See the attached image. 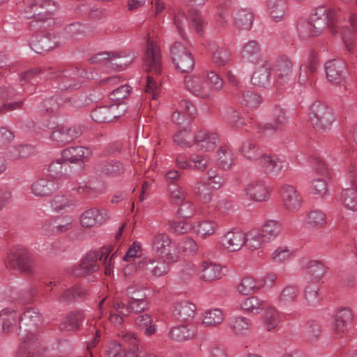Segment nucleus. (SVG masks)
Returning a JSON list of instances; mask_svg holds the SVG:
<instances>
[{"mask_svg": "<svg viewBox=\"0 0 357 357\" xmlns=\"http://www.w3.org/2000/svg\"><path fill=\"white\" fill-rule=\"evenodd\" d=\"M0 324L6 333L17 331L20 329V315L14 310L3 309L0 311Z\"/></svg>", "mask_w": 357, "mask_h": 357, "instance_id": "obj_32", "label": "nucleus"}, {"mask_svg": "<svg viewBox=\"0 0 357 357\" xmlns=\"http://www.w3.org/2000/svg\"><path fill=\"white\" fill-rule=\"evenodd\" d=\"M109 218L108 211L105 208H92L86 210L81 215V225L84 227H98Z\"/></svg>", "mask_w": 357, "mask_h": 357, "instance_id": "obj_21", "label": "nucleus"}, {"mask_svg": "<svg viewBox=\"0 0 357 357\" xmlns=\"http://www.w3.org/2000/svg\"><path fill=\"white\" fill-rule=\"evenodd\" d=\"M310 193L320 198L328 196V183L324 178H317L313 179L310 185Z\"/></svg>", "mask_w": 357, "mask_h": 357, "instance_id": "obj_62", "label": "nucleus"}, {"mask_svg": "<svg viewBox=\"0 0 357 357\" xmlns=\"http://www.w3.org/2000/svg\"><path fill=\"white\" fill-rule=\"evenodd\" d=\"M100 165L101 171L111 176H119L125 172L124 166L118 161L105 162Z\"/></svg>", "mask_w": 357, "mask_h": 357, "instance_id": "obj_63", "label": "nucleus"}, {"mask_svg": "<svg viewBox=\"0 0 357 357\" xmlns=\"http://www.w3.org/2000/svg\"><path fill=\"white\" fill-rule=\"evenodd\" d=\"M61 43L62 41L59 36L50 33L48 36H41L39 39L33 38L30 42V47L33 51L40 54L49 51Z\"/></svg>", "mask_w": 357, "mask_h": 357, "instance_id": "obj_30", "label": "nucleus"}, {"mask_svg": "<svg viewBox=\"0 0 357 357\" xmlns=\"http://www.w3.org/2000/svg\"><path fill=\"white\" fill-rule=\"evenodd\" d=\"M298 289L294 285H287L282 288L278 296L279 306H284L292 303L298 297Z\"/></svg>", "mask_w": 357, "mask_h": 357, "instance_id": "obj_48", "label": "nucleus"}, {"mask_svg": "<svg viewBox=\"0 0 357 357\" xmlns=\"http://www.w3.org/2000/svg\"><path fill=\"white\" fill-rule=\"evenodd\" d=\"M206 85L212 91H220L224 89L225 82L222 77L215 70L207 69L203 71Z\"/></svg>", "mask_w": 357, "mask_h": 357, "instance_id": "obj_47", "label": "nucleus"}, {"mask_svg": "<svg viewBox=\"0 0 357 357\" xmlns=\"http://www.w3.org/2000/svg\"><path fill=\"white\" fill-rule=\"evenodd\" d=\"M244 245L250 250L259 249L263 244L267 243L258 228L251 229L244 233Z\"/></svg>", "mask_w": 357, "mask_h": 357, "instance_id": "obj_41", "label": "nucleus"}, {"mask_svg": "<svg viewBox=\"0 0 357 357\" xmlns=\"http://www.w3.org/2000/svg\"><path fill=\"white\" fill-rule=\"evenodd\" d=\"M340 13L334 9L319 8L312 17L311 21L302 20L298 23L300 37L305 40L320 34L328 27L333 34L340 32Z\"/></svg>", "mask_w": 357, "mask_h": 357, "instance_id": "obj_2", "label": "nucleus"}, {"mask_svg": "<svg viewBox=\"0 0 357 357\" xmlns=\"http://www.w3.org/2000/svg\"><path fill=\"white\" fill-rule=\"evenodd\" d=\"M236 291L241 296H251L259 291L256 278L251 275L243 278L236 286Z\"/></svg>", "mask_w": 357, "mask_h": 357, "instance_id": "obj_44", "label": "nucleus"}, {"mask_svg": "<svg viewBox=\"0 0 357 357\" xmlns=\"http://www.w3.org/2000/svg\"><path fill=\"white\" fill-rule=\"evenodd\" d=\"M27 6L29 10H24V16L26 18H32L30 26L35 28H46L55 24L54 19L50 13H42L38 11L42 7L49 6L52 1H29Z\"/></svg>", "mask_w": 357, "mask_h": 357, "instance_id": "obj_7", "label": "nucleus"}, {"mask_svg": "<svg viewBox=\"0 0 357 357\" xmlns=\"http://www.w3.org/2000/svg\"><path fill=\"white\" fill-rule=\"evenodd\" d=\"M133 59L132 56L127 54L125 52H103L91 57L89 61L91 63L102 64L107 68L115 64L117 67L126 66Z\"/></svg>", "mask_w": 357, "mask_h": 357, "instance_id": "obj_11", "label": "nucleus"}, {"mask_svg": "<svg viewBox=\"0 0 357 357\" xmlns=\"http://www.w3.org/2000/svg\"><path fill=\"white\" fill-rule=\"evenodd\" d=\"M153 319L150 314L139 315L135 319V324L140 330H145V334L151 335L156 331L155 326L152 324Z\"/></svg>", "mask_w": 357, "mask_h": 357, "instance_id": "obj_58", "label": "nucleus"}, {"mask_svg": "<svg viewBox=\"0 0 357 357\" xmlns=\"http://www.w3.org/2000/svg\"><path fill=\"white\" fill-rule=\"evenodd\" d=\"M275 68L277 82L279 84L284 85L292 80L293 63L288 57H280Z\"/></svg>", "mask_w": 357, "mask_h": 357, "instance_id": "obj_28", "label": "nucleus"}, {"mask_svg": "<svg viewBox=\"0 0 357 357\" xmlns=\"http://www.w3.org/2000/svg\"><path fill=\"white\" fill-rule=\"evenodd\" d=\"M305 266L307 273L314 280H319L324 275L325 268L320 261L309 260L305 263Z\"/></svg>", "mask_w": 357, "mask_h": 357, "instance_id": "obj_57", "label": "nucleus"}, {"mask_svg": "<svg viewBox=\"0 0 357 357\" xmlns=\"http://www.w3.org/2000/svg\"><path fill=\"white\" fill-rule=\"evenodd\" d=\"M200 319V324L204 327H216L224 321L225 313L220 308L209 309L202 313Z\"/></svg>", "mask_w": 357, "mask_h": 357, "instance_id": "obj_36", "label": "nucleus"}, {"mask_svg": "<svg viewBox=\"0 0 357 357\" xmlns=\"http://www.w3.org/2000/svg\"><path fill=\"white\" fill-rule=\"evenodd\" d=\"M222 116L225 121L235 128H240L247 124L241 119L240 114L233 108H227L222 112Z\"/></svg>", "mask_w": 357, "mask_h": 357, "instance_id": "obj_59", "label": "nucleus"}, {"mask_svg": "<svg viewBox=\"0 0 357 357\" xmlns=\"http://www.w3.org/2000/svg\"><path fill=\"white\" fill-rule=\"evenodd\" d=\"M50 206L53 211L59 212L72 208L75 206V204L72 199L66 195H57L52 199Z\"/></svg>", "mask_w": 357, "mask_h": 357, "instance_id": "obj_61", "label": "nucleus"}, {"mask_svg": "<svg viewBox=\"0 0 357 357\" xmlns=\"http://www.w3.org/2000/svg\"><path fill=\"white\" fill-rule=\"evenodd\" d=\"M169 198L174 204H179L185 200L187 192L177 183H171L167 186Z\"/></svg>", "mask_w": 357, "mask_h": 357, "instance_id": "obj_60", "label": "nucleus"}, {"mask_svg": "<svg viewBox=\"0 0 357 357\" xmlns=\"http://www.w3.org/2000/svg\"><path fill=\"white\" fill-rule=\"evenodd\" d=\"M222 246L229 252H236L245 244L244 232L237 229L225 232L220 239Z\"/></svg>", "mask_w": 357, "mask_h": 357, "instance_id": "obj_24", "label": "nucleus"}, {"mask_svg": "<svg viewBox=\"0 0 357 357\" xmlns=\"http://www.w3.org/2000/svg\"><path fill=\"white\" fill-rule=\"evenodd\" d=\"M84 315L81 312L69 313L60 324L61 331L74 332L79 328L83 322Z\"/></svg>", "mask_w": 357, "mask_h": 357, "instance_id": "obj_43", "label": "nucleus"}, {"mask_svg": "<svg viewBox=\"0 0 357 357\" xmlns=\"http://www.w3.org/2000/svg\"><path fill=\"white\" fill-rule=\"evenodd\" d=\"M264 303L258 296L251 295L239 303L238 308L245 313L257 315L264 309Z\"/></svg>", "mask_w": 357, "mask_h": 357, "instance_id": "obj_38", "label": "nucleus"}, {"mask_svg": "<svg viewBox=\"0 0 357 357\" xmlns=\"http://www.w3.org/2000/svg\"><path fill=\"white\" fill-rule=\"evenodd\" d=\"M270 70L266 64L258 68L252 75L251 81L252 84L259 86H266L270 83Z\"/></svg>", "mask_w": 357, "mask_h": 357, "instance_id": "obj_50", "label": "nucleus"}, {"mask_svg": "<svg viewBox=\"0 0 357 357\" xmlns=\"http://www.w3.org/2000/svg\"><path fill=\"white\" fill-rule=\"evenodd\" d=\"M262 237L267 243L276 239L282 231V223L280 220L268 219L265 220L258 228Z\"/></svg>", "mask_w": 357, "mask_h": 357, "instance_id": "obj_34", "label": "nucleus"}, {"mask_svg": "<svg viewBox=\"0 0 357 357\" xmlns=\"http://www.w3.org/2000/svg\"><path fill=\"white\" fill-rule=\"evenodd\" d=\"M259 169L266 174L276 176L282 171L287 169L288 163L286 160L276 155L261 153L256 160Z\"/></svg>", "mask_w": 357, "mask_h": 357, "instance_id": "obj_15", "label": "nucleus"}, {"mask_svg": "<svg viewBox=\"0 0 357 357\" xmlns=\"http://www.w3.org/2000/svg\"><path fill=\"white\" fill-rule=\"evenodd\" d=\"M86 295V290L79 286H74L66 289L59 298L61 303H68L73 300L79 299Z\"/></svg>", "mask_w": 357, "mask_h": 357, "instance_id": "obj_55", "label": "nucleus"}, {"mask_svg": "<svg viewBox=\"0 0 357 357\" xmlns=\"http://www.w3.org/2000/svg\"><path fill=\"white\" fill-rule=\"evenodd\" d=\"M281 204L289 212L298 211L303 204V198L296 185L285 183L280 188Z\"/></svg>", "mask_w": 357, "mask_h": 357, "instance_id": "obj_8", "label": "nucleus"}, {"mask_svg": "<svg viewBox=\"0 0 357 357\" xmlns=\"http://www.w3.org/2000/svg\"><path fill=\"white\" fill-rule=\"evenodd\" d=\"M325 70L327 79L332 84H340L345 78L346 66L342 60L333 59L328 61Z\"/></svg>", "mask_w": 357, "mask_h": 357, "instance_id": "obj_26", "label": "nucleus"}, {"mask_svg": "<svg viewBox=\"0 0 357 357\" xmlns=\"http://www.w3.org/2000/svg\"><path fill=\"white\" fill-rule=\"evenodd\" d=\"M64 102L65 100L63 98L52 96L42 102L39 111L43 115L45 114H54Z\"/></svg>", "mask_w": 357, "mask_h": 357, "instance_id": "obj_49", "label": "nucleus"}, {"mask_svg": "<svg viewBox=\"0 0 357 357\" xmlns=\"http://www.w3.org/2000/svg\"><path fill=\"white\" fill-rule=\"evenodd\" d=\"M107 255L106 250H98L89 252L79 264L77 275H84L96 271L98 269L97 264L102 255Z\"/></svg>", "mask_w": 357, "mask_h": 357, "instance_id": "obj_29", "label": "nucleus"}, {"mask_svg": "<svg viewBox=\"0 0 357 357\" xmlns=\"http://www.w3.org/2000/svg\"><path fill=\"white\" fill-rule=\"evenodd\" d=\"M253 15L251 11L243 9L238 12L235 19L236 26L243 30H249L252 25Z\"/></svg>", "mask_w": 357, "mask_h": 357, "instance_id": "obj_54", "label": "nucleus"}, {"mask_svg": "<svg viewBox=\"0 0 357 357\" xmlns=\"http://www.w3.org/2000/svg\"><path fill=\"white\" fill-rule=\"evenodd\" d=\"M273 121L272 123L266 125L262 128L263 134L269 137L272 135L273 132L280 129V126L284 123L286 121L285 112L283 109L280 107H276L273 112Z\"/></svg>", "mask_w": 357, "mask_h": 357, "instance_id": "obj_45", "label": "nucleus"}, {"mask_svg": "<svg viewBox=\"0 0 357 357\" xmlns=\"http://www.w3.org/2000/svg\"><path fill=\"white\" fill-rule=\"evenodd\" d=\"M268 9L271 17L275 22H280L283 20L287 6L286 1H268Z\"/></svg>", "mask_w": 357, "mask_h": 357, "instance_id": "obj_52", "label": "nucleus"}, {"mask_svg": "<svg viewBox=\"0 0 357 357\" xmlns=\"http://www.w3.org/2000/svg\"><path fill=\"white\" fill-rule=\"evenodd\" d=\"M346 184L340 194V199L344 208L357 211V165L351 162L345 171Z\"/></svg>", "mask_w": 357, "mask_h": 357, "instance_id": "obj_5", "label": "nucleus"}, {"mask_svg": "<svg viewBox=\"0 0 357 357\" xmlns=\"http://www.w3.org/2000/svg\"><path fill=\"white\" fill-rule=\"evenodd\" d=\"M260 52L258 42L250 40L243 45L241 50V56L249 63H256L260 57Z\"/></svg>", "mask_w": 357, "mask_h": 357, "instance_id": "obj_42", "label": "nucleus"}, {"mask_svg": "<svg viewBox=\"0 0 357 357\" xmlns=\"http://www.w3.org/2000/svg\"><path fill=\"white\" fill-rule=\"evenodd\" d=\"M246 198L255 202H265L271 199V190L268 184L261 180L249 181L244 187Z\"/></svg>", "mask_w": 357, "mask_h": 357, "instance_id": "obj_13", "label": "nucleus"}, {"mask_svg": "<svg viewBox=\"0 0 357 357\" xmlns=\"http://www.w3.org/2000/svg\"><path fill=\"white\" fill-rule=\"evenodd\" d=\"M150 245L155 257L172 261L179 260V254L174 242L165 232L160 231L154 234Z\"/></svg>", "mask_w": 357, "mask_h": 357, "instance_id": "obj_4", "label": "nucleus"}, {"mask_svg": "<svg viewBox=\"0 0 357 357\" xmlns=\"http://www.w3.org/2000/svg\"><path fill=\"white\" fill-rule=\"evenodd\" d=\"M58 188L57 183L45 178H38L31 185V193L38 197L49 196Z\"/></svg>", "mask_w": 357, "mask_h": 357, "instance_id": "obj_31", "label": "nucleus"}, {"mask_svg": "<svg viewBox=\"0 0 357 357\" xmlns=\"http://www.w3.org/2000/svg\"><path fill=\"white\" fill-rule=\"evenodd\" d=\"M195 195L204 204L209 203L213 198V195L208 187L203 182H197L192 186Z\"/></svg>", "mask_w": 357, "mask_h": 357, "instance_id": "obj_64", "label": "nucleus"}, {"mask_svg": "<svg viewBox=\"0 0 357 357\" xmlns=\"http://www.w3.org/2000/svg\"><path fill=\"white\" fill-rule=\"evenodd\" d=\"M353 318V313L349 307H342L337 310L332 322V328L337 337H342L346 333L348 324L352 321Z\"/></svg>", "mask_w": 357, "mask_h": 357, "instance_id": "obj_23", "label": "nucleus"}, {"mask_svg": "<svg viewBox=\"0 0 357 357\" xmlns=\"http://www.w3.org/2000/svg\"><path fill=\"white\" fill-rule=\"evenodd\" d=\"M195 334L194 329L185 325L172 327L169 333L171 339L178 342L190 340L193 338Z\"/></svg>", "mask_w": 357, "mask_h": 357, "instance_id": "obj_46", "label": "nucleus"}, {"mask_svg": "<svg viewBox=\"0 0 357 357\" xmlns=\"http://www.w3.org/2000/svg\"><path fill=\"white\" fill-rule=\"evenodd\" d=\"M124 112L123 105L111 104L96 107L91 112V116L98 123H108L120 117Z\"/></svg>", "mask_w": 357, "mask_h": 357, "instance_id": "obj_17", "label": "nucleus"}, {"mask_svg": "<svg viewBox=\"0 0 357 357\" xmlns=\"http://www.w3.org/2000/svg\"><path fill=\"white\" fill-rule=\"evenodd\" d=\"M91 151L84 146H71L63 149L61 156L68 165H77L80 170L84 167L86 161L90 157Z\"/></svg>", "mask_w": 357, "mask_h": 357, "instance_id": "obj_19", "label": "nucleus"}, {"mask_svg": "<svg viewBox=\"0 0 357 357\" xmlns=\"http://www.w3.org/2000/svg\"><path fill=\"white\" fill-rule=\"evenodd\" d=\"M318 291L319 287L315 282H309L305 287L303 296L307 305L315 306L319 303L321 298Z\"/></svg>", "mask_w": 357, "mask_h": 357, "instance_id": "obj_53", "label": "nucleus"}, {"mask_svg": "<svg viewBox=\"0 0 357 357\" xmlns=\"http://www.w3.org/2000/svg\"><path fill=\"white\" fill-rule=\"evenodd\" d=\"M198 274L201 280L213 282L225 275V267L211 261H206L200 264Z\"/></svg>", "mask_w": 357, "mask_h": 357, "instance_id": "obj_22", "label": "nucleus"}, {"mask_svg": "<svg viewBox=\"0 0 357 357\" xmlns=\"http://www.w3.org/2000/svg\"><path fill=\"white\" fill-rule=\"evenodd\" d=\"M93 32L92 27L87 24L75 22L66 26L65 33L68 38H77Z\"/></svg>", "mask_w": 357, "mask_h": 357, "instance_id": "obj_51", "label": "nucleus"}, {"mask_svg": "<svg viewBox=\"0 0 357 357\" xmlns=\"http://www.w3.org/2000/svg\"><path fill=\"white\" fill-rule=\"evenodd\" d=\"M185 89L194 96L206 100L211 96V88L206 85L204 72L187 75L184 79Z\"/></svg>", "mask_w": 357, "mask_h": 357, "instance_id": "obj_10", "label": "nucleus"}, {"mask_svg": "<svg viewBox=\"0 0 357 357\" xmlns=\"http://www.w3.org/2000/svg\"><path fill=\"white\" fill-rule=\"evenodd\" d=\"M20 319L21 342L17 357H42L38 349V334L36 327L42 323V317L37 310L26 309Z\"/></svg>", "mask_w": 357, "mask_h": 357, "instance_id": "obj_1", "label": "nucleus"}, {"mask_svg": "<svg viewBox=\"0 0 357 357\" xmlns=\"http://www.w3.org/2000/svg\"><path fill=\"white\" fill-rule=\"evenodd\" d=\"M8 261L15 267L26 273H32L35 269L33 255L24 248H15L8 255Z\"/></svg>", "mask_w": 357, "mask_h": 357, "instance_id": "obj_12", "label": "nucleus"}, {"mask_svg": "<svg viewBox=\"0 0 357 357\" xmlns=\"http://www.w3.org/2000/svg\"><path fill=\"white\" fill-rule=\"evenodd\" d=\"M232 151L222 147L219 149L216 156L217 165L225 170L229 169L233 164Z\"/></svg>", "mask_w": 357, "mask_h": 357, "instance_id": "obj_56", "label": "nucleus"}, {"mask_svg": "<svg viewBox=\"0 0 357 357\" xmlns=\"http://www.w3.org/2000/svg\"><path fill=\"white\" fill-rule=\"evenodd\" d=\"M219 141L218 134L200 130L195 134L194 145L197 150L209 152L215 149Z\"/></svg>", "mask_w": 357, "mask_h": 357, "instance_id": "obj_25", "label": "nucleus"}, {"mask_svg": "<svg viewBox=\"0 0 357 357\" xmlns=\"http://www.w3.org/2000/svg\"><path fill=\"white\" fill-rule=\"evenodd\" d=\"M307 121L315 128L327 131L335 121V116L328 105L321 101H315L309 109Z\"/></svg>", "mask_w": 357, "mask_h": 357, "instance_id": "obj_3", "label": "nucleus"}, {"mask_svg": "<svg viewBox=\"0 0 357 357\" xmlns=\"http://www.w3.org/2000/svg\"><path fill=\"white\" fill-rule=\"evenodd\" d=\"M46 131L50 132V139L58 146H63L77 139L80 135L79 130L63 125H58L54 121L43 123Z\"/></svg>", "mask_w": 357, "mask_h": 357, "instance_id": "obj_6", "label": "nucleus"}, {"mask_svg": "<svg viewBox=\"0 0 357 357\" xmlns=\"http://www.w3.org/2000/svg\"><path fill=\"white\" fill-rule=\"evenodd\" d=\"M170 56L176 69L188 73L194 68V61L188 46L181 42L176 43L171 49Z\"/></svg>", "mask_w": 357, "mask_h": 357, "instance_id": "obj_9", "label": "nucleus"}, {"mask_svg": "<svg viewBox=\"0 0 357 357\" xmlns=\"http://www.w3.org/2000/svg\"><path fill=\"white\" fill-rule=\"evenodd\" d=\"M340 32L346 49L351 52L354 49L353 33H357V14L348 15V21L346 17L340 13Z\"/></svg>", "mask_w": 357, "mask_h": 357, "instance_id": "obj_18", "label": "nucleus"}, {"mask_svg": "<svg viewBox=\"0 0 357 357\" xmlns=\"http://www.w3.org/2000/svg\"><path fill=\"white\" fill-rule=\"evenodd\" d=\"M195 305L188 301H180L175 303L174 315L180 321H189L196 314Z\"/></svg>", "mask_w": 357, "mask_h": 357, "instance_id": "obj_35", "label": "nucleus"}, {"mask_svg": "<svg viewBox=\"0 0 357 357\" xmlns=\"http://www.w3.org/2000/svg\"><path fill=\"white\" fill-rule=\"evenodd\" d=\"M227 326L237 336H245L252 330V321L249 317L236 314L228 319Z\"/></svg>", "mask_w": 357, "mask_h": 357, "instance_id": "obj_27", "label": "nucleus"}, {"mask_svg": "<svg viewBox=\"0 0 357 357\" xmlns=\"http://www.w3.org/2000/svg\"><path fill=\"white\" fill-rule=\"evenodd\" d=\"M304 222L311 229H320L327 224L326 213L319 208H311L306 212Z\"/></svg>", "mask_w": 357, "mask_h": 357, "instance_id": "obj_33", "label": "nucleus"}, {"mask_svg": "<svg viewBox=\"0 0 357 357\" xmlns=\"http://www.w3.org/2000/svg\"><path fill=\"white\" fill-rule=\"evenodd\" d=\"M176 261H167L162 258H148L144 257L139 264L141 268L146 275L152 277L159 278L167 275L169 272V264Z\"/></svg>", "mask_w": 357, "mask_h": 357, "instance_id": "obj_14", "label": "nucleus"}, {"mask_svg": "<svg viewBox=\"0 0 357 357\" xmlns=\"http://www.w3.org/2000/svg\"><path fill=\"white\" fill-rule=\"evenodd\" d=\"M79 74L78 72L66 71L57 73L51 78L54 79L53 85L55 88H59L61 91L73 90L79 88L83 82L82 80L78 79Z\"/></svg>", "mask_w": 357, "mask_h": 357, "instance_id": "obj_20", "label": "nucleus"}, {"mask_svg": "<svg viewBox=\"0 0 357 357\" xmlns=\"http://www.w3.org/2000/svg\"><path fill=\"white\" fill-rule=\"evenodd\" d=\"M218 228V223L209 219L195 222L192 226L193 233L204 238L213 235Z\"/></svg>", "mask_w": 357, "mask_h": 357, "instance_id": "obj_37", "label": "nucleus"}, {"mask_svg": "<svg viewBox=\"0 0 357 357\" xmlns=\"http://www.w3.org/2000/svg\"><path fill=\"white\" fill-rule=\"evenodd\" d=\"M280 312L275 306H268L262 316L264 328L268 332L275 329L280 322Z\"/></svg>", "mask_w": 357, "mask_h": 357, "instance_id": "obj_39", "label": "nucleus"}, {"mask_svg": "<svg viewBox=\"0 0 357 357\" xmlns=\"http://www.w3.org/2000/svg\"><path fill=\"white\" fill-rule=\"evenodd\" d=\"M70 168V165H68L61 155L50 163L48 172L50 176L54 178H68L70 174L68 171Z\"/></svg>", "mask_w": 357, "mask_h": 357, "instance_id": "obj_40", "label": "nucleus"}, {"mask_svg": "<svg viewBox=\"0 0 357 357\" xmlns=\"http://www.w3.org/2000/svg\"><path fill=\"white\" fill-rule=\"evenodd\" d=\"M144 60L147 69L156 73L161 69V52L157 42L149 36L145 42Z\"/></svg>", "mask_w": 357, "mask_h": 357, "instance_id": "obj_16", "label": "nucleus"}]
</instances>
